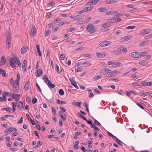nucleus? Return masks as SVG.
<instances>
[{
    "label": "nucleus",
    "mask_w": 152,
    "mask_h": 152,
    "mask_svg": "<svg viewBox=\"0 0 152 152\" xmlns=\"http://www.w3.org/2000/svg\"><path fill=\"white\" fill-rule=\"evenodd\" d=\"M59 114L63 121H65L66 120V116L65 114L64 115L63 113L61 111H59Z\"/></svg>",
    "instance_id": "9b49d317"
},
{
    "label": "nucleus",
    "mask_w": 152,
    "mask_h": 152,
    "mask_svg": "<svg viewBox=\"0 0 152 152\" xmlns=\"http://www.w3.org/2000/svg\"><path fill=\"white\" fill-rule=\"evenodd\" d=\"M116 141L120 145H123L124 143L118 139L117 138H116Z\"/></svg>",
    "instance_id": "2f4dec72"
},
{
    "label": "nucleus",
    "mask_w": 152,
    "mask_h": 152,
    "mask_svg": "<svg viewBox=\"0 0 152 152\" xmlns=\"http://www.w3.org/2000/svg\"><path fill=\"white\" fill-rule=\"evenodd\" d=\"M141 83L144 86H152V83L151 82H145V81H143L141 82Z\"/></svg>",
    "instance_id": "2eb2a0df"
},
{
    "label": "nucleus",
    "mask_w": 152,
    "mask_h": 152,
    "mask_svg": "<svg viewBox=\"0 0 152 152\" xmlns=\"http://www.w3.org/2000/svg\"><path fill=\"white\" fill-rule=\"evenodd\" d=\"M66 23H67V24H69V22H61L60 23H59L58 25L59 26H62L64 24H65Z\"/></svg>",
    "instance_id": "e433bc0d"
},
{
    "label": "nucleus",
    "mask_w": 152,
    "mask_h": 152,
    "mask_svg": "<svg viewBox=\"0 0 152 152\" xmlns=\"http://www.w3.org/2000/svg\"><path fill=\"white\" fill-rule=\"evenodd\" d=\"M117 80L118 81H119V80L117 79V78L115 79L114 78H110V79H109V82H111L112 81H113L114 80Z\"/></svg>",
    "instance_id": "5fc2aeb1"
},
{
    "label": "nucleus",
    "mask_w": 152,
    "mask_h": 152,
    "mask_svg": "<svg viewBox=\"0 0 152 152\" xmlns=\"http://www.w3.org/2000/svg\"><path fill=\"white\" fill-rule=\"evenodd\" d=\"M82 64H83V65L88 64L89 65H92V64H91V62L90 61H88L84 62Z\"/></svg>",
    "instance_id": "79ce46f5"
},
{
    "label": "nucleus",
    "mask_w": 152,
    "mask_h": 152,
    "mask_svg": "<svg viewBox=\"0 0 152 152\" xmlns=\"http://www.w3.org/2000/svg\"><path fill=\"white\" fill-rule=\"evenodd\" d=\"M80 117L85 121H87L86 118L83 115L80 114Z\"/></svg>",
    "instance_id": "603ef678"
},
{
    "label": "nucleus",
    "mask_w": 152,
    "mask_h": 152,
    "mask_svg": "<svg viewBox=\"0 0 152 152\" xmlns=\"http://www.w3.org/2000/svg\"><path fill=\"white\" fill-rule=\"evenodd\" d=\"M6 42H7V47L10 48L11 42V37L10 36H8L6 38Z\"/></svg>",
    "instance_id": "39448f33"
},
{
    "label": "nucleus",
    "mask_w": 152,
    "mask_h": 152,
    "mask_svg": "<svg viewBox=\"0 0 152 152\" xmlns=\"http://www.w3.org/2000/svg\"><path fill=\"white\" fill-rule=\"evenodd\" d=\"M117 13L116 12H114L113 11H110L109 12H107L106 13V14L107 15H108L109 14L112 15L115 14Z\"/></svg>",
    "instance_id": "a19ab883"
},
{
    "label": "nucleus",
    "mask_w": 152,
    "mask_h": 152,
    "mask_svg": "<svg viewBox=\"0 0 152 152\" xmlns=\"http://www.w3.org/2000/svg\"><path fill=\"white\" fill-rule=\"evenodd\" d=\"M20 75L19 73H18L17 75V79L15 81L18 86H19V83L20 80Z\"/></svg>",
    "instance_id": "6ab92c4d"
},
{
    "label": "nucleus",
    "mask_w": 152,
    "mask_h": 152,
    "mask_svg": "<svg viewBox=\"0 0 152 152\" xmlns=\"http://www.w3.org/2000/svg\"><path fill=\"white\" fill-rule=\"evenodd\" d=\"M35 73L37 77H40L42 74V71L41 69H38L36 72Z\"/></svg>",
    "instance_id": "9d476101"
},
{
    "label": "nucleus",
    "mask_w": 152,
    "mask_h": 152,
    "mask_svg": "<svg viewBox=\"0 0 152 152\" xmlns=\"http://www.w3.org/2000/svg\"><path fill=\"white\" fill-rule=\"evenodd\" d=\"M47 80L48 82V85L49 86L51 87L52 88H54L56 86L55 84H53L49 80L48 78H47Z\"/></svg>",
    "instance_id": "dca6fc26"
},
{
    "label": "nucleus",
    "mask_w": 152,
    "mask_h": 152,
    "mask_svg": "<svg viewBox=\"0 0 152 152\" xmlns=\"http://www.w3.org/2000/svg\"><path fill=\"white\" fill-rule=\"evenodd\" d=\"M131 56L136 58H140V54L137 52H132L131 54Z\"/></svg>",
    "instance_id": "0eeeda50"
},
{
    "label": "nucleus",
    "mask_w": 152,
    "mask_h": 152,
    "mask_svg": "<svg viewBox=\"0 0 152 152\" xmlns=\"http://www.w3.org/2000/svg\"><path fill=\"white\" fill-rule=\"evenodd\" d=\"M99 11L102 12H104L107 10L106 8H103L102 7L100 8L99 9Z\"/></svg>",
    "instance_id": "f704fd0d"
},
{
    "label": "nucleus",
    "mask_w": 152,
    "mask_h": 152,
    "mask_svg": "<svg viewBox=\"0 0 152 152\" xmlns=\"http://www.w3.org/2000/svg\"><path fill=\"white\" fill-rule=\"evenodd\" d=\"M14 60H13V61L15 62V61H18L19 60L18 58L17 57V56H14Z\"/></svg>",
    "instance_id": "052dcab7"
},
{
    "label": "nucleus",
    "mask_w": 152,
    "mask_h": 152,
    "mask_svg": "<svg viewBox=\"0 0 152 152\" xmlns=\"http://www.w3.org/2000/svg\"><path fill=\"white\" fill-rule=\"evenodd\" d=\"M37 102V99L35 97H34L32 99V102L33 104L36 103Z\"/></svg>",
    "instance_id": "37998d69"
},
{
    "label": "nucleus",
    "mask_w": 152,
    "mask_h": 152,
    "mask_svg": "<svg viewBox=\"0 0 152 152\" xmlns=\"http://www.w3.org/2000/svg\"><path fill=\"white\" fill-rule=\"evenodd\" d=\"M52 111L53 113L54 114V115H56V110L54 108V107H52Z\"/></svg>",
    "instance_id": "09e8293b"
},
{
    "label": "nucleus",
    "mask_w": 152,
    "mask_h": 152,
    "mask_svg": "<svg viewBox=\"0 0 152 152\" xmlns=\"http://www.w3.org/2000/svg\"><path fill=\"white\" fill-rule=\"evenodd\" d=\"M27 50H26V48L25 47H23L21 49V53L22 54L25 53L26 52H27Z\"/></svg>",
    "instance_id": "c85d7f7f"
},
{
    "label": "nucleus",
    "mask_w": 152,
    "mask_h": 152,
    "mask_svg": "<svg viewBox=\"0 0 152 152\" xmlns=\"http://www.w3.org/2000/svg\"><path fill=\"white\" fill-rule=\"evenodd\" d=\"M136 28L135 26H129L127 27L126 28V29H134Z\"/></svg>",
    "instance_id": "58836bf2"
},
{
    "label": "nucleus",
    "mask_w": 152,
    "mask_h": 152,
    "mask_svg": "<svg viewBox=\"0 0 152 152\" xmlns=\"http://www.w3.org/2000/svg\"><path fill=\"white\" fill-rule=\"evenodd\" d=\"M93 7H85L84 10H85L86 12L89 11H91L92 10Z\"/></svg>",
    "instance_id": "bb28decb"
},
{
    "label": "nucleus",
    "mask_w": 152,
    "mask_h": 152,
    "mask_svg": "<svg viewBox=\"0 0 152 152\" xmlns=\"http://www.w3.org/2000/svg\"><path fill=\"white\" fill-rule=\"evenodd\" d=\"M23 117H21V118H20V120L18 122V124H21L22 122H23Z\"/></svg>",
    "instance_id": "e2e57ef3"
},
{
    "label": "nucleus",
    "mask_w": 152,
    "mask_h": 152,
    "mask_svg": "<svg viewBox=\"0 0 152 152\" xmlns=\"http://www.w3.org/2000/svg\"><path fill=\"white\" fill-rule=\"evenodd\" d=\"M132 84L133 86H140V85H139L136 82H133L132 83Z\"/></svg>",
    "instance_id": "13d9d810"
},
{
    "label": "nucleus",
    "mask_w": 152,
    "mask_h": 152,
    "mask_svg": "<svg viewBox=\"0 0 152 152\" xmlns=\"http://www.w3.org/2000/svg\"><path fill=\"white\" fill-rule=\"evenodd\" d=\"M102 77V75H99L97 76H96L94 78V81L97 80L98 79L101 78Z\"/></svg>",
    "instance_id": "473e14b6"
},
{
    "label": "nucleus",
    "mask_w": 152,
    "mask_h": 152,
    "mask_svg": "<svg viewBox=\"0 0 152 152\" xmlns=\"http://www.w3.org/2000/svg\"><path fill=\"white\" fill-rule=\"evenodd\" d=\"M6 61V59L5 56H3L1 58V60L0 61L1 65H4Z\"/></svg>",
    "instance_id": "4468645a"
},
{
    "label": "nucleus",
    "mask_w": 152,
    "mask_h": 152,
    "mask_svg": "<svg viewBox=\"0 0 152 152\" xmlns=\"http://www.w3.org/2000/svg\"><path fill=\"white\" fill-rule=\"evenodd\" d=\"M111 70L107 68H104L101 70V72L104 75H106L108 74V73H110V72Z\"/></svg>",
    "instance_id": "6e6552de"
},
{
    "label": "nucleus",
    "mask_w": 152,
    "mask_h": 152,
    "mask_svg": "<svg viewBox=\"0 0 152 152\" xmlns=\"http://www.w3.org/2000/svg\"><path fill=\"white\" fill-rule=\"evenodd\" d=\"M59 94L61 96L63 95L64 94V92L63 90L62 89H60L59 91Z\"/></svg>",
    "instance_id": "ea45409f"
},
{
    "label": "nucleus",
    "mask_w": 152,
    "mask_h": 152,
    "mask_svg": "<svg viewBox=\"0 0 152 152\" xmlns=\"http://www.w3.org/2000/svg\"><path fill=\"white\" fill-rule=\"evenodd\" d=\"M138 94H140L141 96H147V94H144V93H142L141 92H140V91L139 92V93H138Z\"/></svg>",
    "instance_id": "0e129e2a"
},
{
    "label": "nucleus",
    "mask_w": 152,
    "mask_h": 152,
    "mask_svg": "<svg viewBox=\"0 0 152 152\" xmlns=\"http://www.w3.org/2000/svg\"><path fill=\"white\" fill-rule=\"evenodd\" d=\"M83 20L82 19H79L77 22L79 24H80L81 23H83Z\"/></svg>",
    "instance_id": "864d4df0"
},
{
    "label": "nucleus",
    "mask_w": 152,
    "mask_h": 152,
    "mask_svg": "<svg viewBox=\"0 0 152 152\" xmlns=\"http://www.w3.org/2000/svg\"><path fill=\"white\" fill-rule=\"evenodd\" d=\"M132 37V36L129 35L124 37L121 38V40L123 42H125L130 39Z\"/></svg>",
    "instance_id": "423d86ee"
},
{
    "label": "nucleus",
    "mask_w": 152,
    "mask_h": 152,
    "mask_svg": "<svg viewBox=\"0 0 152 152\" xmlns=\"http://www.w3.org/2000/svg\"><path fill=\"white\" fill-rule=\"evenodd\" d=\"M42 78H43V80H44V81L46 83L47 80V78H47V77L46 75H44V77H42Z\"/></svg>",
    "instance_id": "4d7b16f0"
},
{
    "label": "nucleus",
    "mask_w": 152,
    "mask_h": 152,
    "mask_svg": "<svg viewBox=\"0 0 152 152\" xmlns=\"http://www.w3.org/2000/svg\"><path fill=\"white\" fill-rule=\"evenodd\" d=\"M42 144V142L41 140H39L38 141L37 143V145L39 146H41Z\"/></svg>",
    "instance_id": "774afa93"
},
{
    "label": "nucleus",
    "mask_w": 152,
    "mask_h": 152,
    "mask_svg": "<svg viewBox=\"0 0 152 152\" xmlns=\"http://www.w3.org/2000/svg\"><path fill=\"white\" fill-rule=\"evenodd\" d=\"M97 55L98 57L100 58H102L105 56L104 54L102 53H97Z\"/></svg>",
    "instance_id": "cd10ccee"
},
{
    "label": "nucleus",
    "mask_w": 152,
    "mask_h": 152,
    "mask_svg": "<svg viewBox=\"0 0 152 152\" xmlns=\"http://www.w3.org/2000/svg\"><path fill=\"white\" fill-rule=\"evenodd\" d=\"M111 43L110 41H104L100 43L98 46L99 47H105L110 45Z\"/></svg>",
    "instance_id": "f03ea898"
},
{
    "label": "nucleus",
    "mask_w": 152,
    "mask_h": 152,
    "mask_svg": "<svg viewBox=\"0 0 152 152\" xmlns=\"http://www.w3.org/2000/svg\"><path fill=\"white\" fill-rule=\"evenodd\" d=\"M49 34V31L48 30H47L45 31V37L47 36Z\"/></svg>",
    "instance_id": "69168bd1"
},
{
    "label": "nucleus",
    "mask_w": 152,
    "mask_h": 152,
    "mask_svg": "<svg viewBox=\"0 0 152 152\" xmlns=\"http://www.w3.org/2000/svg\"><path fill=\"white\" fill-rule=\"evenodd\" d=\"M105 2L108 4H110L116 3V1L115 0H106Z\"/></svg>",
    "instance_id": "4be33fe9"
},
{
    "label": "nucleus",
    "mask_w": 152,
    "mask_h": 152,
    "mask_svg": "<svg viewBox=\"0 0 152 152\" xmlns=\"http://www.w3.org/2000/svg\"><path fill=\"white\" fill-rule=\"evenodd\" d=\"M152 37V33L148 35L145 36L144 38L146 39H147Z\"/></svg>",
    "instance_id": "7c9ffc66"
},
{
    "label": "nucleus",
    "mask_w": 152,
    "mask_h": 152,
    "mask_svg": "<svg viewBox=\"0 0 152 152\" xmlns=\"http://www.w3.org/2000/svg\"><path fill=\"white\" fill-rule=\"evenodd\" d=\"M108 135L110 137H112L114 139L116 138V137L114 135H113V134H112L110 132H108Z\"/></svg>",
    "instance_id": "3c124183"
},
{
    "label": "nucleus",
    "mask_w": 152,
    "mask_h": 152,
    "mask_svg": "<svg viewBox=\"0 0 152 152\" xmlns=\"http://www.w3.org/2000/svg\"><path fill=\"white\" fill-rule=\"evenodd\" d=\"M12 98L13 99H15L16 98L18 97L19 98L20 97V95L19 94H15L12 93Z\"/></svg>",
    "instance_id": "412c9836"
},
{
    "label": "nucleus",
    "mask_w": 152,
    "mask_h": 152,
    "mask_svg": "<svg viewBox=\"0 0 152 152\" xmlns=\"http://www.w3.org/2000/svg\"><path fill=\"white\" fill-rule=\"evenodd\" d=\"M32 28L31 29V31L30 33L31 36L33 37L34 36L36 31V28L34 26H32Z\"/></svg>",
    "instance_id": "1a4fd4ad"
},
{
    "label": "nucleus",
    "mask_w": 152,
    "mask_h": 152,
    "mask_svg": "<svg viewBox=\"0 0 152 152\" xmlns=\"http://www.w3.org/2000/svg\"><path fill=\"white\" fill-rule=\"evenodd\" d=\"M87 30L90 34H93L96 31L94 26L91 23L88 24L87 27Z\"/></svg>",
    "instance_id": "f257e3e1"
},
{
    "label": "nucleus",
    "mask_w": 152,
    "mask_h": 152,
    "mask_svg": "<svg viewBox=\"0 0 152 152\" xmlns=\"http://www.w3.org/2000/svg\"><path fill=\"white\" fill-rule=\"evenodd\" d=\"M139 63L143 66H145L146 65V62L145 61H142L140 62Z\"/></svg>",
    "instance_id": "72a5a7b5"
},
{
    "label": "nucleus",
    "mask_w": 152,
    "mask_h": 152,
    "mask_svg": "<svg viewBox=\"0 0 152 152\" xmlns=\"http://www.w3.org/2000/svg\"><path fill=\"white\" fill-rule=\"evenodd\" d=\"M115 22H117L118 21H121L122 20V19L121 18H115Z\"/></svg>",
    "instance_id": "680f3d73"
},
{
    "label": "nucleus",
    "mask_w": 152,
    "mask_h": 152,
    "mask_svg": "<svg viewBox=\"0 0 152 152\" xmlns=\"http://www.w3.org/2000/svg\"><path fill=\"white\" fill-rule=\"evenodd\" d=\"M152 30L149 28H147L142 30L140 32V34L144 35L151 32Z\"/></svg>",
    "instance_id": "7ed1b4c3"
},
{
    "label": "nucleus",
    "mask_w": 152,
    "mask_h": 152,
    "mask_svg": "<svg viewBox=\"0 0 152 152\" xmlns=\"http://www.w3.org/2000/svg\"><path fill=\"white\" fill-rule=\"evenodd\" d=\"M94 123L97 126H101V124L96 120H95Z\"/></svg>",
    "instance_id": "49530a36"
},
{
    "label": "nucleus",
    "mask_w": 152,
    "mask_h": 152,
    "mask_svg": "<svg viewBox=\"0 0 152 152\" xmlns=\"http://www.w3.org/2000/svg\"><path fill=\"white\" fill-rule=\"evenodd\" d=\"M122 63L121 62H116L114 63V65H113V67L114 68L120 66L121 65Z\"/></svg>",
    "instance_id": "aec40b11"
},
{
    "label": "nucleus",
    "mask_w": 152,
    "mask_h": 152,
    "mask_svg": "<svg viewBox=\"0 0 152 152\" xmlns=\"http://www.w3.org/2000/svg\"><path fill=\"white\" fill-rule=\"evenodd\" d=\"M110 75H109L110 77H111L115 75L116 74V71H113L112 72L110 71Z\"/></svg>",
    "instance_id": "c756f323"
},
{
    "label": "nucleus",
    "mask_w": 152,
    "mask_h": 152,
    "mask_svg": "<svg viewBox=\"0 0 152 152\" xmlns=\"http://www.w3.org/2000/svg\"><path fill=\"white\" fill-rule=\"evenodd\" d=\"M0 73L4 77H6L7 76V74L6 71L3 69H2L0 68Z\"/></svg>",
    "instance_id": "a211bd4d"
},
{
    "label": "nucleus",
    "mask_w": 152,
    "mask_h": 152,
    "mask_svg": "<svg viewBox=\"0 0 152 152\" xmlns=\"http://www.w3.org/2000/svg\"><path fill=\"white\" fill-rule=\"evenodd\" d=\"M15 62L16 64L18 65L20 67H21V63L19 60H18V61H15Z\"/></svg>",
    "instance_id": "a18cd8bd"
},
{
    "label": "nucleus",
    "mask_w": 152,
    "mask_h": 152,
    "mask_svg": "<svg viewBox=\"0 0 152 152\" xmlns=\"http://www.w3.org/2000/svg\"><path fill=\"white\" fill-rule=\"evenodd\" d=\"M7 99H5L4 97H0V102H2L5 101Z\"/></svg>",
    "instance_id": "6e6d98bb"
},
{
    "label": "nucleus",
    "mask_w": 152,
    "mask_h": 152,
    "mask_svg": "<svg viewBox=\"0 0 152 152\" xmlns=\"http://www.w3.org/2000/svg\"><path fill=\"white\" fill-rule=\"evenodd\" d=\"M19 90V87L17 85H16L15 84V83H14V86H13V91L15 93H17L18 92Z\"/></svg>",
    "instance_id": "ddd939ff"
},
{
    "label": "nucleus",
    "mask_w": 152,
    "mask_h": 152,
    "mask_svg": "<svg viewBox=\"0 0 152 152\" xmlns=\"http://www.w3.org/2000/svg\"><path fill=\"white\" fill-rule=\"evenodd\" d=\"M16 103H15V102H13V112H15V109H16Z\"/></svg>",
    "instance_id": "4c0bfd02"
},
{
    "label": "nucleus",
    "mask_w": 152,
    "mask_h": 152,
    "mask_svg": "<svg viewBox=\"0 0 152 152\" xmlns=\"http://www.w3.org/2000/svg\"><path fill=\"white\" fill-rule=\"evenodd\" d=\"M29 81H27L25 85L24 86L23 89L25 91H27L29 88Z\"/></svg>",
    "instance_id": "f8f14e48"
},
{
    "label": "nucleus",
    "mask_w": 152,
    "mask_h": 152,
    "mask_svg": "<svg viewBox=\"0 0 152 152\" xmlns=\"http://www.w3.org/2000/svg\"><path fill=\"white\" fill-rule=\"evenodd\" d=\"M82 102H76L75 103V105L77 106V107H80V106Z\"/></svg>",
    "instance_id": "de8ad7c7"
},
{
    "label": "nucleus",
    "mask_w": 152,
    "mask_h": 152,
    "mask_svg": "<svg viewBox=\"0 0 152 152\" xmlns=\"http://www.w3.org/2000/svg\"><path fill=\"white\" fill-rule=\"evenodd\" d=\"M148 42V41H144L141 43L140 44V46H142L144 45H147Z\"/></svg>",
    "instance_id": "c9c22d12"
},
{
    "label": "nucleus",
    "mask_w": 152,
    "mask_h": 152,
    "mask_svg": "<svg viewBox=\"0 0 152 152\" xmlns=\"http://www.w3.org/2000/svg\"><path fill=\"white\" fill-rule=\"evenodd\" d=\"M23 102L21 101H20L18 103V107L20 110H21L23 107Z\"/></svg>",
    "instance_id": "b1692460"
},
{
    "label": "nucleus",
    "mask_w": 152,
    "mask_h": 152,
    "mask_svg": "<svg viewBox=\"0 0 152 152\" xmlns=\"http://www.w3.org/2000/svg\"><path fill=\"white\" fill-rule=\"evenodd\" d=\"M147 55V52L146 51H144L143 52H141L140 54V58L146 56Z\"/></svg>",
    "instance_id": "393cba45"
},
{
    "label": "nucleus",
    "mask_w": 152,
    "mask_h": 152,
    "mask_svg": "<svg viewBox=\"0 0 152 152\" xmlns=\"http://www.w3.org/2000/svg\"><path fill=\"white\" fill-rule=\"evenodd\" d=\"M98 0H90L86 4L87 6L93 5L96 4L99 2Z\"/></svg>",
    "instance_id": "20e7f679"
},
{
    "label": "nucleus",
    "mask_w": 152,
    "mask_h": 152,
    "mask_svg": "<svg viewBox=\"0 0 152 152\" xmlns=\"http://www.w3.org/2000/svg\"><path fill=\"white\" fill-rule=\"evenodd\" d=\"M115 18H110L109 19L107 20V22H108L109 23H113L114 22H115Z\"/></svg>",
    "instance_id": "a878e982"
},
{
    "label": "nucleus",
    "mask_w": 152,
    "mask_h": 152,
    "mask_svg": "<svg viewBox=\"0 0 152 152\" xmlns=\"http://www.w3.org/2000/svg\"><path fill=\"white\" fill-rule=\"evenodd\" d=\"M61 21V19L59 18H56L54 20V23H57Z\"/></svg>",
    "instance_id": "8fccbe9b"
},
{
    "label": "nucleus",
    "mask_w": 152,
    "mask_h": 152,
    "mask_svg": "<svg viewBox=\"0 0 152 152\" xmlns=\"http://www.w3.org/2000/svg\"><path fill=\"white\" fill-rule=\"evenodd\" d=\"M110 26V23L107 22L106 23H104L102 25V27L104 28L109 27Z\"/></svg>",
    "instance_id": "5701e85b"
},
{
    "label": "nucleus",
    "mask_w": 152,
    "mask_h": 152,
    "mask_svg": "<svg viewBox=\"0 0 152 152\" xmlns=\"http://www.w3.org/2000/svg\"><path fill=\"white\" fill-rule=\"evenodd\" d=\"M26 101L27 102H31V98L29 97V96H28L26 97Z\"/></svg>",
    "instance_id": "bf43d9fd"
},
{
    "label": "nucleus",
    "mask_w": 152,
    "mask_h": 152,
    "mask_svg": "<svg viewBox=\"0 0 152 152\" xmlns=\"http://www.w3.org/2000/svg\"><path fill=\"white\" fill-rule=\"evenodd\" d=\"M26 63H27V62L26 61V60H24L23 61V63L22 64V67H25V65H26Z\"/></svg>",
    "instance_id": "338daca9"
},
{
    "label": "nucleus",
    "mask_w": 152,
    "mask_h": 152,
    "mask_svg": "<svg viewBox=\"0 0 152 152\" xmlns=\"http://www.w3.org/2000/svg\"><path fill=\"white\" fill-rule=\"evenodd\" d=\"M14 59L13 58H10V65L12 66V67L14 68L15 67V63L14 61Z\"/></svg>",
    "instance_id": "f3484780"
},
{
    "label": "nucleus",
    "mask_w": 152,
    "mask_h": 152,
    "mask_svg": "<svg viewBox=\"0 0 152 152\" xmlns=\"http://www.w3.org/2000/svg\"><path fill=\"white\" fill-rule=\"evenodd\" d=\"M4 110H6L8 112H11V110L12 109L10 107H8V108H3Z\"/></svg>",
    "instance_id": "c03bdc74"
}]
</instances>
